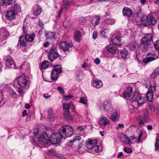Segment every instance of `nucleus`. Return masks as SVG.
<instances>
[{"instance_id":"nucleus-1","label":"nucleus","mask_w":159,"mask_h":159,"mask_svg":"<svg viewBox=\"0 0 159 159\" xmlns=\"http://www.w3.org/2000/svg\"><path fill=\"white\" fill-rule=\"evenodd\" d=\"M63 138L61 134L60 133V131L58 133L55 132L51 134L49 139L46 133H40L39 129H36L34 130V136L30 139V141L34 145L37 146L39 144H47L49 141L52 144H57Z\"/></svg>"},{"instance_id":"nucleus-2","label":"nucleus","mask_w":159,"mask_h":159,"mask_svg":"<svg viewBox=\"0 0 159 159\" xmlns=\"http://www.w3.org/2000/svg\"><path fill=\"white\" fill-rule=\"evenodd\" d=\"M60 133L63 139L71 136L73 134V130L72 127L69 125H65L61 127L60 129Z\"/></svg>"},{"instance_id":"nucleus-3","label":"nucleus","mask_w":159,"mask_h":159,"mask_svg":"<svg viewBox=\"0 0 159 159\" xmlns=\"http://www.w3.org/2000/svg\"><path fill=\"white\" fill-rule=\"evenodd\" d=\"M98 143L97 140L95 139H88L86 142L87 148L91 151V152H97L99 151V147L97 145Z\"/></svg>"},{"instance_id":"nucleus-4","label":"nucleus","mask_w":159,"mask_h":159,"mask_svg":"<svg viewBox=\"0 0 159 159\" xmlns=\"http://www.w3.org/2000/svg\"><path fill=\"white\" fill-rule=\"evenodd\" d=\"M16 82H18V85L23 88H26L29 84L28 78L24 75L19 76L15 80L14 83Z\"/></svg>"},{"instance_id":"nucleus-5","label":"nucleus","mask_w":159,"mask_h":159,"mask_svg":"<svg viewBox=\"0 0 159 159\" xmlns=\"http://www.w3.org/2000/svg\"><path fill=\"white\" fill-rule=\"evenodd\" d=\"M34 36V34H32L31 35H28L25 34V35H22L20 37V44L22 46H26L27 42H31L33 41Z\"/></svg>"},{"instance_id":"nucleus-6","label":"nucleus","mask_w":159,"mask_h":159,"mask_svg":"<svg viewBox=\"0 0 159 159\" xmlns=\"http://www.w3.org/2000/svg\"><path fill=\"white\" fill-rule=\"evenodd\" d=\"M156 83L154 81L150 82L149 90L146 94L147 100L149 102H152L153 99V93L156 91Z\"/></svg>"},{"instance_id":"nucleus-7","label":"nucleus","mask_w":159,"mask_h":159,"mask_svg":"<svg viewBox=\"0 0 159 159\" xmlns=\"http://www.w3.org/2000/svg\"><path fill=\"white\" fill-rule=\"evenodd\" d=\"M143 113V118L141 116H139L136 117L138 122L141 126H143L144 123L148 122L149 121V115L148 110H144Z\"/></svg>"},{"instance_id":"nucleus-8","label":"nucleus","mask_w":159,"mask_h":159,"mask_svg":"<svg viewBox=\"0 0 159 159\" xmlns=\"http://www.w3.org/2000/svg\"><path fill=\"white\" fill-rule=\"evenodd\" d=\"M131 99L133 101H137L139 106H140L144 103L147 100L145 96L139 95L137 93L133 94V97L131 98Z\"/></svg>"},{"instance_id":"nucleus-9","label":"nucleus","mask_w":159,"mask_h":159,"mask_svg":"<svg viewBox=\"0 0 159 159\" xmlns=\"http://www.w3.org/2000/svg\"><path fill=\"white\" fill-rule=\"evenodd\" d=\"M62 68L61 66L59 65L55 66H54V69L52 70L51 78L52 80H56L58 78L59 74L61 72Z\"/></svg>"},{"instance_id":"nucleus-10","label":"nucleus","mask_w":159,"mask_h":159,"mask_svg":"<svg viewBox=\"0 0 159 159\" xmlns=\"http://www.w3.org/2000/svg\"><path fill=\"white\" fill-rule=\"evenodd\" d=\"M48 53V58L51 61H53L58 57V54L54 46H52L50 49Z\"/></svg>"},{"instance_id":"nucleus-11","label":"nucleus","mask_w":159,"mask_h":159,"mask_svg":"<svg viewBox=\"0 0 159 159\" xmlns=\"http://www.w3.org/2000/svg\"><path fill=\"white\" fill-rule=\"evenodd\" d=\"M152 38V35L151 34H146L143 37L141 40V44L144 45L146 43H149L150 42Z\"/></svg>"},{"instance_id":"nucleus-12","label":"nucleus","mask_w":159,"mask_h":159,"mask_svg":"<svg viewBox=\"0 0 159 159\" xmlns=\"http://www.w3.org/2000/svg\"><path fill=\"white\" fill-rule=\"evenodd\" d=\"M132 88L131 87H129L124 90L122 93V97L125 99H126L130 97L132 92Z\"/></svg>"},{"instance_id":"nucleus-13","label":"nucleus","mask_w":159,"mask_h":159,"mask_svg":"<svg viewBox=\"0 0 159 159\" xmlns=\"http://www.w3.org/2000/svg\"><path fill=\"white\" fill-rule=\"evenodd\" d=\"M45 152L48 155L51 156L55 157L57 158L62 159L64 157V156L62 155L55 152L51 150H47Z\"/></svg>"},{"instance_id":"nucleus-14","label":"nucleus","mask_w":159,"mask_h":159,"mask_svg":"<svg viewBox=\"0 0 159 159\" xmlns=\"http://www.w3.org/2000/svg\"><path fill=\"white\" fill-rule=\"evenodd\" d=\"M155 55L156 53L155 52L153 51L148 53L147 57L144 59L143 61V62L145 63H147L151 61L154 60L155 58L152 57L154 56Z\"/></svg>"},{"instance_id":"nucleus-15","label":"nucleus","mask_w":159,"mask_h":159,"mask_svg":"<svg viewBox=\"0 0 159 159\" xmlns=\"http://www.w3.org/2000/svg\"><path fill=\"white\" fill-rule=\"evenodd\" d=\"M99 123L102 126H106L109 125L110 123L107 118L105 117H102L99 119Z\"/></svg>"},{"instance_id":"nucleus-16","label":"nucleus","mask_w":159,"mask_h":159,"mask_svg":"<svg viewBox=\"0 0 159 159\" xmlns=\"http://www.w3.org/2000/svg\"><path fill=\"white\" fill-rule=\"evenodd\" d=\"M16 14L14 11L10 10L7 11L6 14V16L7 19L11 20H14L15 18Z\"/></svg>"},{"instance_id":"nucleus-17","label":"nucleus","mask_w":159,"mask_h":159,"mask_svg":"<svg viewBox=\"0 0 159 159\" xmlns=\"http://www.w3.org/2000/svg\"><path fill=\"white\" fill-rule=\"evenodd\" d=\"M120 117V112L116 111L114 113H111L110 119L113 122H115L116 121H119Z\"/></svg>"},{"instance_id":"nucleus-18","label":"nucleus","mask_w":159,"mask_h":159,"mask_svg":"<svg viewBox=\"0 0 159 159\" xmlns=\"http://www.w3.org/2000/svg\"><path fill=\"white\" fill-rule=\"evenodd\" d=\"M115 22V21L111 17L107 18L104 20L102 24L107 26L109 25H111L114 24Z\"/></svg>"},{"instance_id":"nucleus-19","label":"nucleus","mask_w":159,"mask_h":159,"mask_svg":"<svg viewBox=\"0 0 159 159\" xmlns=\"http://www.w3.org/2000/svg\"><path fill=\"white\" fill-rule=\"evenodd\" d=\"M92 85L97 89H99L103 86L102 82L100 80H93L92 81Z\"/></svg>"},{"instance_id":"nucleus-20","label":"nucleus","mask_w":159,"mask_h":159,"mask_svg":"<svg viewBox=\"0 0 159 159\" xmlns=\"http://www.w3.org/2000/svg\"><path fill=\"white\" fill-rule=\"evenodd\" d=\"M33 9L34 15L36 16L39 15L42 11V8L38 5L34 6Z\"/></svg>"},{"instance_id":"nucleus-21","label":"nucleus","mask_w":159,"mask_h":159,"mask_svg":"<svg viewBox=\"0 0 159 159\" xmlns=\"http://www.w3.org/2000/svg\"><path fill=\"white\" fill-rule=\"evenodd\" d=\"M123 15L127 16L128 18L131 17L132 15L131 10L128 7L124 8L122 10Z\"/></svg>"},{"instance_id":"nucleus-22","label":"nucleus","mask_w":159,"mask_h":159,"mask_svg":"<svg viewBox=\"0 0 159 159\" xmlns=\"http://www.w3.org/2000/svg\"><path fill=\"white\" fill-rule=\"evenodd\" d=\"M147 22L149 25H152L156 23V21L154 17L151 15H148L147 16Z\"/></svg>"},{"instance_id":"nucleus-23","label":"nucleus","mask_w":159,"mask_h":159,"mask_svg":"<svg viewBox=\"0 0 159 159\" xmlns=\"http://www.w3.org/2000/svg\"><path fill=\"white\" fill-rule=\"evenodd\" d=\"M103 107L105 109H110L112 108L111 102L109 100L105 101L103 103Z\"/></svg>"},{"instance_id":"nucleus-24","label":"nucleus","mask_w":159,"mask_h":159,"mask_svg":"<svg viewBox=\"0 0 159 159\" xmlns=\"http://www.w3.org/2000/svg\"><path fill=\"white\" fill-rule=\"evenodd\" d=\"M59 45L60 47L62 48L64 51H67L69 48V46L66 41L61 42Z\"/></svg>"},{"instance_id":"nucleus-25","label":"nucleus","mask_w":159,"mask_h":159,"mask_svg":"<svg viewBox=\"0 0 159 159\" xmlns=\"http://www.w3.org/2000/svg\"><path fill=\"white\" fill-rule=\"evenodd\" d=\"M121 39L118 36L114 38H112L111 39L112 43L115 45L119 46L121 44Z\"/></svg>"},{"instance_id":"nucleus-26","label":"nucleus","mask_w":159,"mask_h":159,"mask_svg":"<svg viewBox=\"0 0 159 159\" xmlns=\"http://www.w3.org/2000/svg\"><path fill=\"white\" fill-rule=\"evenodd\" d=\"M128 46L129 49L134 51H136L138 49L139 45L136 43L133 42L129 43L128 45Z\"/></svg>"},{"instance_id":"nucleus-27","label":"nucleus","mask_w":159,"mask_h":159,"mask_svg":"<svg viewBox=\"0 0 159 159\" xmlns=\"http://www.w3.org/2000/svg\"><path fill=\"white\" fill-rule=\"evenodd\" d=\"M11 10H13L16 14H17L20 11L21 8L19 5L15 4L11 6Z\"/></svg>"},{"instance_id":"nucleus-28","label":"nucleus","mask_w":159,"mask_h":159,"mask_svg":"<svg viewBox=\"0 0 159 159\" xmlns=\"http://www.w3.org/2000/svg\"><path fill=\"white\" fill-rule=\"evenodd\" d=\"M100 20V17L99 16H96L94 17L92 21V24L94 27L97 26L99 23Z\"/></svg>"},{"instance_id":"nucleus-29","label":"nucleus","mask_w":159,"mask_h":159,"mask_svg":"<svg viewBox=\"0 0 159 159\" xmlns=\"http://www.w3.org/2000/svg\"><path fill=\"white\" fill-rule=\"evenodd\" d=\"M6 64L7 66L12 65L14 63V61L12 58L10 57H6L4 58Z\"/></svg>"},{"instance_id":"nucleus-30","label":"nucleus","mask_w":159,"mask_h":159,"mask_svg":"<svg viewBox=\"0 0 159 159\" xmlns=\"http://www.w3.org/2000/svg\"><path fill=\"white\" fill-rule=\"evenodd\" d=\"M64 117L67 120H71L72 119L71 115L70 114L68 110H66L64 112Z\"/></svg>"},{"instance_id":"nucleus-31","label":"nucleus","mask_w":159,"mask_h":159,"mask_svg":"<svg viewBox=\"0 0 159 159\" xmlns=\"http://www.w3.org/2000/svg\"><path fill=\"white\" fill-rule=\"evenodd\" d=\"M81 35L80 32L79 31H76L75 33L74 38L77 41H80Z\"/></svg>"},{"instance_id":"nucleus-32","label":"nucleus","mask_w":159,"mask_h":159,"mask_svg":"<svg viewBox=\"0 0 159 159\" xmlns=\"http://www.w3.org/2000/svg\"><path fill=\"white\" fill-rule=\"evenodd\" d=\"M49 65V63L48 61H43L40 67V69L42 70L43 69H45L47 68Z\"/></svg>"},{"instance_id":"nucleus-33","label":"nucleus","mask_w":159,"mask_h":159,"mask_svg":"<svg viewBox=\"0 0 159 159\" xmlns=\"http://www.w3.org/2000/svg\"><path fill=\"white\" fill-rule=\"evenodd\" d=\"M107 48L110 53L113 54H115L117 51L115 48L111 45H109L107 46Z\"/></svg>"},{"instance_id":"nucleus-34","label":"nucleus","mask_w":159,"mask_h":159,"mask_svg":"<svg viewBox=\"0 0 159 159\" xmlns=\"http://www.w3.org/2000/svg\"><path fill=\"white\" fill-rule=\"evenodd\" d=\"M159 74V67L157 68L151 74V77L154 79L157 77Z\"/></svg>"},{"instance_id":"nucleus-35","label":"nucleus","mask_w":159,"mask_h":159,"mask_svg":"<svg viewBox=\"0 0 159 159\" xmlns=\"http://www.w3.org/2000/svg\"><path fill=\"white\" fill-rule=\"evenodd\" d=\"M45 36L47 39H53L55 37L54 34L53 32H51L46 33L45 34Z\"/></svg>"},{"instance_id":"nucleus-36","label":"nucleus","mask_w":159,"mask_h":159,"mask_svg":"<svg viewBox=\"0 0 159 159\" xmlns=\"http://www.w3.org/2000/svg\"><path fill=\"white\" fill-rule=\"evenodd\" d=\"M120 52L122 58L124 59L126 58L128 53V52L125 49L120 51Z\"/></svg>"},{"instance_id":"nucleus-37","label":"nucleus","mask_w":159,"mask_h":159,"mask_svg":"<svg viewBox=\"0 0 159 159\" xmlns=\"http://www.w3.org/2000/svg\"><path fill=\"white\" fill-rule=\"evenodd\" d=\"M3 3L6 6L12 4L15 2V0H2Z\"/></svg>"},{"instance_id":"nucleus-38","label":"nucleus","mask_w":159,"mask_h":159,"mask_svg":"<svg viewBox=\"0 0 159 159\" xmlns=\"http://www.w3.org/2000/svg\"><path fill=\"white\" fill-rule=\"evenodd\" d=\"M8 32L4 28H2L1 29V34L2 35H3L5 37H7L8 35Z\"/></svg>"},{"instance_id":"nucleus-39","label":"nucleus","mask_w":159,"mask_h":159,"mask_svg":"<svg viewBox=\"0 0 159 159\" xmlns=\"http://www.w3.org/2000/svg\"><path fill=\"white\" fill-rule=\"evenodd\" d=\"M80 102L84 104H86L87 103V99L86 97H81L80 99Z\"/></svg>"},{"instance_id":"nucleus-40","label":"nucleus","mask_w":159,"mask_h":159,"mask_svg":"<svg viewBox=\"0 0 159 159\" xmlns=\"http://www.w3.org/2000/svg\"><path fill=\"white\" fill-rule=\"evenodd\" d=\"M107 30H108V29L107 28H106L104 30L102 29L100 31V33L102 37L104 38H105L107 37L106 35L107 32H106V31Z\"/></svg>"},{"instance_id":"nucleus-41","label":"nucleus","mask_w":159,"mask_h":159,"mask_svg":"<svg viewBox=\"0 0 159 159\" xmlns=\"http://www.w3.org/2000/svg\"><path fill=\"white\" fill-rule=\"evenodd\" d=\"M156 150L159 152V140L156 139V142L155 144Z\"/></svg>"},{"instance_id":"nucleus-42","label":"nucleus","mask_w":159,"mask_h":159,"mask_svg":"<svg viewBox=\"0 0 159 159\" xmlns=\"http://www.w3.org/2000/svg\"><path fill=\"white\" fill-rule=\"evenodd\" d=\"M128 138L125 135L123 134L121 135L120 137V139L122 141L125 142L127 141L128 140Z\"/></svg>"},{"instance_id":"nucleus-43","label":"nucleus","mask_w":159,"mask_h":159,"mask_svg":"<svg viewBox=\"0 0 159 159\" xmlns=\"http://www.w3.org/2000/svg\"><path fill=\"white\" fill-rule=\"evenodd\" d=\"M146 44L142 48V51L143 52H146L148 49L149 48V46L150 44L149 43H146Z\"/></svg>"},{"instance_id":"nucleus-44","label":"nucleus","mask_w":159,"mask_h":159,"mask_svg":"<svg viewBox=\"0 0 159 159\" xmlns=\"http://www.w3.org/2000/svg\"><path fill=\"white\" fill-rule=\"evenodd\" d=\"M53 117V114L52 110H49L48 111V117L49 119H52Z\"/></svg>"},{"instance_id":"nucleus-45","label":"nucleus","mask_w":159,"mask_h":159,"mask_svg":"<svg viewBox=\"0 0 159 159\" xmlns=\"http://www.w3.org/2000/svg\"><path fill=\"white\" fill-rule=\"evenodd\" d=\"M73 96L71 94H70L65 96H64V99L66 101H68L73 98Z\"/></svg>"},{"instance_id":"nucleus-46","label":"nucleus","mask_w":159,"mask_h":159,"mask_svg":"<svg viewBox=\"0 0 159 159\" xmlns=\"http://www.w3.org/2000/svg\"><path fill=\"white\" fill-rule=\"evenodd\" d=\"M70 105V103L64 104L63 105V107L64 109H69Z\"/></svg>"},{"instance_id":"nucleus-47","label":"nucleus","mask_w":159,"mask_h":159,"mask_svg":"<svg viewBox=\"0 0 159 159\" xmlns=\"http://www.w3.org/2000/svg\"><path fill=\"white\" fill-rule=\"evenodd\" d=\"M81 139V137L79 136H76L75 137H74V138L72 140H70V143H73L76 140H80Z\"/></svg>"},{"instance_id":"nucleus-48","label":"nucleus","mask_w":159,"mask_h":159,"mask_svg":"<svg viewBox=\"0 0 159 159\" xmlns=\"http://www.w3.org/2000/svg\"><path fill=\"white\" fill-rule=\"evenodd\" d=\"M147 16H143L142 18H141L140 20L141 23H143V24L145 23L146 21H147Z\"/></svg>"},{"instance_id":"nucleus-49","label":"nucleus","mask_w":159,"mask_h":159,"mask_svg":"<svg viewBox=\"0 0 159 159\" xmlns=\"http://www.w3.org/2000/svg\"><path fill=\"white\" fill-rule=\"evenodd\" d=\"M70 3L69 1L66 2L63 5L62 7H63L64 6H65V7H63V9H64L65 11H66L67 7L70 5Z\"/></svg>"},{"instance_id":"nucleus-50","label":"nucleus","mask_w":159,"mask_h":159,"mask_svg":"<svg viewBox=\"0 0 159 159\" xmlns=\"http://www.w3.org/2000/svg\"><path fill=\"white\" fill-rule=\"evenodd\" d=\"M10 94L14 97H16L17 94L16 92L13 90H11L10 91Z\"/></svg>"},{"instance_id":"nucleus-51","label":"nucleus","mask_w":159,"mask_h":159,"mask_svg":"<svg viewBox=\"0 0 159 159\" xmlns=\"http://www.w3.org/2000/svg\"><path fill=\"white\" fill-rule=\"evenodd\" d=\"M124 151L125 152L127 153H129L132 152V151L130 148H128L127 147H125L124 148Z\"/></svg>"},{"instance_id":"nucleus-52","label":"nucleus","mask_w":159,"mask_h":159,"mask_svg":"<svg viewBox=\"0 0 159 159\" xmlns=\"http://www.w3.org/2000/svg\"><path fill=\"white\" fill-rule=\"evenodd\" d=\"M154 46L156 48L159 50V40H157L155 42Z\"/></svg>"},{"instance_id":"nucleus-53","label":"nucleus","mask_w":159,"mask_h":159,"mask_svg":"<svg viewBox=\"0 0 159 159\" xmlns=\"http://www.w3.org/2000/svg\"><path fill=\"white\" fill-rule=\"evenodd\" d=\"M65 7V6H64L63 7H62L61 8V9L59 10V11L58 12V16L59 17H60L61 16L62 12L63 11V10H64V9H63V7Z\"/></svg>"},{"instance_id":"nucleus-54","label":"nucleus","mask_w":159,"mask_h":159,"mask_svg":"<svg viewBox=\"0 0 159 159\" xmlns=\"http://www.w3.org/2000/svg\"><path fill=\"white\" fill-rule=\"evenodd\" d=\"M143 134V132L140 131L139 135L138 136V139L137 140V143H139L141 142V138Z\"/></svg>"},{"instance_id":"nucleus-55","label":"nucleus","mask_w":159,"mask_h":159,"mask_svg":"<svg viewBox=\"0 0 159 159\" xmlns=\"http://www.w3.org/2000/svg\"><path fill=\"white\" fill-rule=\"evenodd\" d=\"M17 91L20 95H22L24 94L23 90L21 89L19 87H17Z\"/></svg>"},{"instance_id":"nucleus-56","label":"nucleus","mask_w":159,"mask_h":159,"mask_svg":"<svg viewBox=\"0 0 159 159\" xmlns=\"http://www.w3.org/2000/svg\"><path fill=\"white\" fill-rule=\"evenodd\" d=\"M141 9L140 7H138L137 8V10L136 11V15L137 16H139L141 13Z\"/></svg>"},{"instance_id":"nucleus-57","label":"nucleus","mask_w":159,"mask_h":159,"mask_svg":"<svg viewBox=\"0 0 159 159\" xmlns=\"http://www.w3.org/2000/svg\"><path fill=\"white\" fill-rule=\"evenodd\" d=\"M85 129V127H83L82 126H79L77 127V129L80 132L83 131Z\"/></svg>"},{"instance_id":"nucleus-58","label":"nucleus","mask_w":159,"mask_h":159,"mask_svg":"<svg viewBox=\"0 0 159 159\" xmlns=\"http://www.w3.org/2000/svg\"><path fill=\"white\" fill-rule=\"evenodd\" d=\"M123 154L122 152H119L117 156L118 158H121L123 157Z\"/></svg>"},{"instance_id":"nucleus-59","label":"nucleus","mask_w":159,"mask_h":159,"mask_svg":"<svg viewBox=\"0 0 159 159\" xmlns=\"http://www.w3.org/2000/svg\"><path fill=\"white\" fill-rule=\"evenodd\" d=\"M98 34L96 31L93 32V38L94 39H95L97 37Z\"/></svg>"},{"instance_id":"nucleus-60","label":"nucleus","mask_w":159,"mask_h":159,"mask_svg":"<svg viewBox=\"0 0 159 159\" xmlns=\"http://www.w3.org/2000/svg\"><path fill=\"white\" fill-rule=\"evenodd\" d=\"M57 89L61 93L63 94L64 93V91L63 89L61 87H58L57 88Z\"/></svg>"},{"instance_id":"nucleus-61","label":"nucleus","mask_w":159,"mask_h":159,"mask_svg":"<svg viewBox=\"0 0 159 159\" xmlns=\"http://www.w3.org/2000/svg\"><path fill=\"white\" fill-rule=\"evenodd\" d=\"M95 63L97 65H98L100 63V60L98 58H96L94 61Z\"/></svg>"},{"instance_id":"nucleus-62","label":"nucleus","mask_w":159,"mask_h":159,"mask_svg":"<svg viewBox=\"0 0 159 159\" xmlns=\"http://www.w3.org/2000/svg\"><path fill=\"white\" fill-rule=\"evenodd\" d=\"M150 108V109H154L155 108V107L153 106V105H149L148 106Z\"/></svg>"},{"instance_id":"nucleus-63","label":"nucleus","mask_w":159,"mask_h":159,"mask_svg":"<svg viewBox=\"0 0 159 159\" xmlns=\"http://www.w3.org/2000/svg\"><path fill=\"white\" fill-rule=\"evenodd\" d=\"M25 108L26 109H29L30 108V106L28 103H26L25 105Z\"/></svg>"},{"instance_id":"nucleus-64","label":"nucleus","mask_w":159,"mask_h":159,"mask_svg":"<svg viewBox=\"0 0 159 159\" xmlns=\"http://www.w3.org/2000/svg\"><path fill=\"white\" fill-rule=\"evenodd\" d=\"M49 45V43L48 42H46L45 43L43 44V46L44 47H48Z\"/></svg>"}]
</instances>
